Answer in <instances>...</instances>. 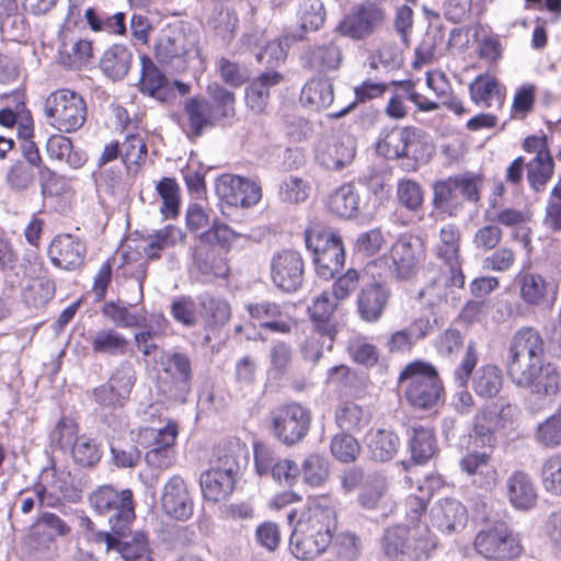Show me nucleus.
Here are the masks:
<instances>
[{
    "label": "nucleus",
    "instance_id": "63",
    "mask_svg": "<svg viewBox=\"0 0 561 561\" xmlns=\"http://www.w3.org/2000/svg\"><path fill=\"white\" fill-rule=\"evenodd\" d=\"M72 458L82 467H92L101 459L100 446L90 437L79 436L72 446Z\"/></svg>",
    "mask_w": 561,
    "mask_h": 561
},
{
    "label": "nucleus",
    "instance_id": "28",
    "mask_svg": "<svg viewBox=\"0 0 561 561\" xmlns=\"http://www.w3.org/2000/svg\"><path fill=\"white\" fill-rule=\"evenodd\" d=\"M478 362V355L473 344H469L463 358L459 366L456 368L454 377L461 391L457 392L454 399L455 409L461 413L467 414L473 405L472 396L465 389L472 370L474 369Z\"/></svg>",
    "mask_w": 561,
    "mask_h": 561
},
{
    "label": "nucleus",
    "instance_id": "18",
    "mask_svg": "<svg viewBox=\"0 0 561 561\" xmlns=\"http://www.w3.org/2000/svg\"><path fill=\"white\" fill-rule=\"evenodd\" d=\"M85 245L72 234H58L50 242L48 253L53 264L66 271L80 267L85 257Z\"/></svg>",
    "mask_w": 561,
    "mask_h": 561
},
{
    "label": "nucleus",
    "instance_id": "1",
    "mask_svg": "<svg viewBox=\"0 0 561 561\" xmlns=\"http://www.w3.org/2000/svg\"><path fill=\"white\" fill-rule=\"evenodd\" d=\"M336 528L333 507L314 504L305 510L289 539V549L298 560L312 561L323 554L332 542Z\"/></svg>",
    "mask_w": 561,
    "mask_h": 561
},
{
    "label": "nucleus",
    "instance_id": "54",
    "mask_svg": "<svg viewBox=\"0 0 561 561\" xmlns=\"http://www.w3.org/2000/svg\"><path fill=\"white\" fill-rule=\"evenodd\" d=\"M345 261L344 247H333L327 252L313 255L316 273L324 280L332 279L337 274Z\"/></svg>",
    "mask_w": 561,
    "mask_h": 561
},
{
    "label": "nucleus",
    "instance_id": "7",
    "mask_svg": "<svg viewBox=\"0 0 561 561\" xmlns=\"http://www.w3.org/2000/svg\"><path fill=\"white\" fill-rule=\"evenodd\" d=\"M386 11L375 2L354 4L336 26V31L353 41H365L386 22Z\"/></svg>",
    "mask_w": 561,
    "mask_h": 561
},
{
    "label": "nucleus",
    "instance_id": "64",
    "mask_svg": "<svg viewBox=\"0 0 561 561\" xmlns=\"http://www.w3.org/2000/svg\"><path fill=\"white\" fill-rule=\"evenodd\" d=\"M541 480L546 491L561 495V454H554L543 461Z\"/></svg>",
    "mask_w": 561,
    "mask_h": 561
},
{
    "label": "nucleus",
    "instance_id": "16",
    "mask_svg": "<svg viewBox=\"0 0 561 561\" xmlns=\"http://www.w3.org/2000/svg\"><path fill=\"white\" fill-rule=\"evenodd\" d=\"M251 320L257 322L261 328L277 333H289L291 319L285 311V306L271 300L248 302L244 306Z\"/></svg>",
    "mask_w": 561,
    "mask_h": 561
},
{
    "label": "nucleus",
    "instance_id": "19",
    "mask_svg": "<svg viewBox=\"0 0 561 561\" xmlns=\"http://www.w3.org/2000/svg\"><path fill=\"white\" fill-rule=\"evenodd\" d=\"M520 299L530 307L551 305L557 297V286L538 273L526 272L517 276Z\"/></svg>",
    "mask_w": 561,
    "mask_h": 561
},
{
    "label": "nucleus",
    "instance_id": "53",
    "mask_svg": "<svg viewBox=\"0 0 561 561\" xmlns=\"http://www.w3.org/2000/svg\"><path fill=\"white\" fill-rule=\"evenodd\" d=\"M410 127L393 128L385 131L380 138L377 150L387 159H398L407 154V142L410 140Z\"/></svg>",
    "mask_w": 561,
    "mask_h": 561
},
{
    "label": "nucleus",
    "instance_id": "22",
    "mask_svg": "<svg viewBox=\"0 0 561 561\" xmlns=\"http://www.w3.org/2000/svg\"><path fill=\"white\" fill-rule=\"evenodd\" d=\"M431 522L434 527L446 534L462 530L468 520L467 508L455 499H442L431 508Z\"/></svg>",
    "mask_w": 561,
    "mask_h": 561
},
{
    "label": "nucleus",
    "instance_id": "55",
    "mask_svg": "<svg viewBox=\"0 0 561 561\" xmlns=\"http://www.w3.org/2000/svg\"><path fill=\"white\" fill-rule=\"evenodd\" d=\"M408 554L415 561L428 558L431 551L436 547V540L427 526H415L409 528Z\"/></svg>",
    "mask_w": 561,
    "mask_h": 561
},
{
    "label": "nucleus",
    "instance_id": "5",
    "mask_svg": "<svg viewBox=\"0 0 561 561\" xmlns=\"http://www.w3.org/2000/svg\"><path fill=\"white\" fill-rule=\"evenodd\" d=\"M44 115L47 124L59 133H73L87 121V104L79 93L59 89L47 96Z\"/></svg>",
    "mask_w": 561,
    "mask_h": 561
},
{
    "label": "nucleus",
    "instance_id": "33",
    "mask_svg": "<svg viewBox=\"0 0 561 561\" xmlns=\"http://www.w3.org/2000/svg\"><path fill=\"white\" fill-rule=\"evenodd\" d=\"M89 342L94 353L108 356L126 354L128 340L115 328H102L93 332Z\"/></svg>",
    "mask_w": 561,
    "mask_h": 561
},
{
    "label": "nucleus",
    "instance_id": "39",
    "mask_svg": "<svg viewBox=\"0 0 561 561\" xmlns=\"http://www.w3.org/2000/svg\"><path fill=\"white\" fill-rule=\"evenodd\" d=\"M133 59L131 51L123 45H113L105 50L100 67L112 80H122L129 71Z\"/></svg>",
    "mask_w": 561,
    "mask_h": 561
},
{
    "label": "nucleus",
    "instance_id": "15",
    "mask_svg": "<svg viewBox=\"0 0 561 561\" xmlns=\"http://www.w3.org/2000/svg\"><path fill=\"white\" fill-rule=\"evenodd\" d=\"M514 383L539 399L551 401L561 389V371L553 364L545 362Z\"/></svg>",
    "mask_w": 561,
    "mask_h": 561
},
{
    "label": "nucleus",
    "instance_id": "50",
    "mask_svg": "<svg viewBox=\"0 0 561 561\" xmlns=\"http://www.w3.org/2000/svg\"><path fill=\"white\" fill-rule=\"evenodd\" d=\"M46 151L50 158L65 161L73 169L80 168L85 162L82 153L73 151L70 138L61 134L51 135L47 139Z\"/></svg>",
    "mask_w": 561,
    "mask_h": 561
},
{
    "label": "nucleus",
    "instance_id": "32",
    "mask_svg": "<svg viewBox=\"0 0 561 561\" xmlns=\"http://www.w3.org/2000/svg\"><path fill=\"white\" fill-rule=\"evenodd\" d=\"M327 205L332 214L346 219L354 218L360 213L359 194L352 184H343L332 192Z\"/></svg>",
    "mask_w": 561,
    "mask_h": 561
},
{
    "label": "nucleus",
    "instance_id": "49",
    "mask_svg": "<svg viewBox=\"0 0 561 561\" xmlns=\"http://www.w3.org/2000/svg\"><path fill=\"white\" fill-rule=\"evenodd\" d=\"M369 420V412L355 402H343L335 411V421L337 426L346 432L362 430L368 425Z\"/></svg>",
    "mask_w": 561,
    "mask_h": 561
},
{
    "label": "nucleus",
    "instance_id": "30",
    "mask_svg": "<svg viewBox=\"0 0 561 561\" xmlns=\"http://www.w3.org/2000/svg\"><path fill=\"white\" fill-rule=\"evenodd\" d=\"M333 83L328 79L311 78L301 89L300 102L310 110H325L333 103Z\"/></svg>",
    "mask_w": 561,
    "mask_h": 561
},
{
    "label": "nucleus",
    "instance_id": "3",
    "mask_svg": "<svg viewBox=\"0 0 561 561\" xmlns=\"http://www.w3.org/2000/svg\"><path fill=\"white\" fill-rule=\"evenodd\" d=\"M399 382L409 403L423 410L435 407L443 390L436 368L423 360L408 364L399 375Z\"/></svg>",
    "mask_w": 561,
    "mask_h": 561
},
{
    "label": "nucleus",
    "instance_id": "41",
    "mask_svg": "<svg viewBox=\"0 0 561 561\" xmlns=\"http://www.w3.org/2000/svg\"><path fill=\"white\" fill-rule=\"evenodd\" d=\"M435 254L448 266L458 265L460 260V231L456 225L447 224L439 229Z\"/></svg>",
    "mask_w": 561,
    "mask_h": 561
},
{
    "label": "nucleus",
    "instance_id": "34",
    "mask_svg": "<svg viewBox=\"0 0 561 561\" xmlns=\"http://www.w3.org/2000/svg\"><path fill=\"white\" fill-rule=\"evenodd\" d=\"M163 371L169 375L180 393H187L191 389L193 369L190 357L180 352L169 353L162 362Z\"/></svg>",
    "mask_w": 561,
    "mask_h": 561
},
{
    "label": "nucleus",
    "instance_id": "46",
    "mask_svg": "<svg viewBox=\"0 0 561 561\" xmlns=\"http://www.w3.org/2000/svg\"><path fill=\"white\" fill-rule=\"evenodd\" d=\"M400 445L399 437L386 430H379L370 433L367 437L368 453L375 461H389L398 451Z\"/></svg>",
    "mask_w": 561,
    "mask_h": 561
},
{
    "label": "nucleus",
    "instance_id": "47",
    "mask_svg": "<svg viewBox=\"0 0 561 561\" xmlns=\"http://www.w3.org/2000/svg\"><path fill=\"white\" fill-rule=\"evenodd\" d=\"M410 451L415 463H425L436 454L434 433L431 428L413 426L411 428Z\"/></svg>",
    "mask_w": 561,
    "mask_h": 561
},
{
    "label": "nucleus",
    "instance_id": "2",
    "mask_svg": "<svg viewBox=\"0 0 561 561\" xmlns=\"http://www.w3.org/2000/svg\"><path fill=\"white\" fill-rule=\"evenodd\" d=\"M135 382V368L130 362L124 360L118 364L107 382L93 389L98 412L110 426L115 428L118 423L117 412L128 401Z\"/></svg>",
    "mask_w": 561,
    "mask_h": 561
},
{
    "label": "nucleus",
    "instance_id": "59",
    "mask_svg": "<svg viewBox=\"0 0 561 561\" xmlns=\"http://www.w3.org/2000/svg\"><path fill=\"white\" fill-rule=\"evenodd\" d=\"M101 312L117 328L130 329L141 324V312L133 311L127 306L115 301L105 302Z\"/></svg>",
    "mask_w": 561,
    "mask_h": 561
},
{
    "label": "nucleus",
    "instance_id": "21",
    "mask_svg": "<svg viewBox=\"0 0 561 561\" xmlns=\"http://www.w3.org/2000/svg\"><path fill=\"white\" fill-rule=\"evenodd\" d=\"M461 471L477 488L489 490L497 482V471L486 451H471L459 460Z\"/></svg>",
    "mask_w": 561,
    "mask_h": 561
},
{
    "label": "nucleus",
    "instance_id": "9",
    "mask_svg": "<svg viewBox=\"0 0 561 561\" xmlns=\"http://www.w3.org/2000/svg\"><path fill=\"white\" fill-rule=\"evenodd\" d=\"M390 273L397 279H410L425 257L423 241L412 234H402L389 250Z\"/></svg>",
    "mask_w": 561,
    "mask_h": 561
},
{
    "label": "nucleus",
    "instance_id": "14",
    "mask_svg": "<svg viewBox=\"0 0 561 561\" xmlns=\"http://www.w3.org/2000/svg\"><path fill=\"white\" fill-rule=\"evenodd\" d=\"M271 276L276 287L286 291H296L304 282V263L299 253L283 251L271 261Z\"/></svg>",
    "mask_w": 561,
    "mask_h": 561
},
{
    "label": "nucleus",
    "instance_id": "27",
    "mask_svg": "<svg viewBox=\"0 0 561 561\" xmlns=\"http://www.w3.org/2000/svg\"><path fill=\"white\" fill-rule=\"evenodd\" d=\"M337 300L331 293L323 291L312 300V305L308 307V312L314 323L318 333H322L329 339V347L332 348L335 334L337 332L335 324L331 321V317L337 307Z\"/></svg>",
    "mask_w": 561,
    "mask_h": 561
},
{
    "label": "nucleus",
    "instance_id": "51",
    "mask_svg": "<svg viewBox=\"0 0 561 561\" xmlns=\"http://www.w3.org/2000/svg\"><path fill=\"white\" fill-rule=\"evenodd\" d=\"M426 84L437 98L442 99L443 106L457 115H462L467 112L461 101L451 94V88L445 73L438 71L427 72Z\"/></svg>",
    "mask_w": 561,
    "mask_h": 561
},
{
    "label": "nucleus",
    "instance_id": "38",
    "mask_svg": "<svg viewBox=\"0 0 561 561\" xmlns=\"http://www.w3.org/2000/svg\"><path fill=\"white\" fill-rule=\"evenodd\" d=\"M470 98L477 105L491 107L494 104L501 107L503 96L499 82L488 73L478 76L469 85Z\"/></svg>",
    "mask_w": 561,
    "mask_h": 561
},
{
    "label": "nucleus",
    "instance_id": "48",
    "mask_svg": "<svg viewBox=\"0 0 561 561\" xmlns=\"http://www.w3.org/2000/svg\"><path fill=\"white\" fill-rule=\"evenodd\" d=\"M243 458V448L239 443L220 445L215 451V459L210 468L236 478L240 472Z\"/></svg>",
    "mask_w": 561,
    "mask_h": 561
},
{
    "label": "nucleus",
    "instance_id": "24",
    "mask_svg": "<svg viewBox=\"0 0 561 561\" xmlns=\"http://www.w3.org/2000/svg\"><path fill=\"white\" fill-rule=\"evenodd\" d=\"M389 290L379 283L364 286L357 296V313L365 322H377L388 304Z\"/></svg>",
    "mask_w": 561,
    "mask_h": 561
},
{
    "label": "nucleus",
    "instance_id": "31",
    "mask_svg": "<svg viewBox=\"0 0 561 561\" xmlns=\"http://www.w3.org/2000/svg\"><path fill=\"white\" fill-rule=\"evenodd\" d=\"M309 66L320 73L337 70L343 61V54L336 44L330 42L309 47L305 53Z\"/></svg>",
    "mask_w": 561,
    "mask_h": 561
},
{
    "label": "nucleus",
    "instance_id": "23",
    "mask_svg": "<svg viewBox=\"0 0 561 561\" xmlns=\"http://www.w3.org/2000/svg\"><path fill=\"white\" fill-rule=\"evenodd\" d=\"M355 154L356 139L345 134L321 148L317 158L325 169L341 171L353 162Z\"/></svg>",
    "mask_w": 561,
    "mask_h": 561
},
{
    "label": "nucleus",
    "instance_id": "43",
    "mask_svg": "<svg viewBox=\"0 0 561 561\" xmlns=\"http://www.w3.org/2000/svg\"><path fill=\"white\" fill-rule=\"evenodd\" d=\"M295 360V350L286 341L275 340L268 350V374L274 379H283L289 374Z\"/></svg>",
    "mask_w": 561,
    "mask_h": 561
},
{
    "label": "nucleus",
    "instance_id": "35",
    "mask_svg": "<svg viewBox=\"0 0 561 561\" xmlns=\"http://www.w3.org/2000/svg\"><path fill=\"white\" fill-rule=\"evenodd\" d=\"M503 373L493 364H486L472 371L471 386L474 393L481 398L496 397L503 387Z\"/></svg>",
    "mask_w": 561,
    "mask_h": 561
},
{
    "label": "nucleus",
    "instance_id": "20",
    "mask_svg": "<svg viewBox=\"0 0 561 561\" xmlns=\"http://www.w3.org/2000/svg\"><path fill=\"white\" fill-rule=\"evenodd\" d=\"M192 53H197L195 36L178 27L163 30L156 44V56L161 62H171Z\"/></svg>",
    "mask_w": 561,
    "mask_h": 561
},
{
    "label": "nucleus",
    "instance_id": "45",
    "mask_svg": "<svg viewBox=\"0 0 561 561\" xmlns=\"http://www.w3.org/2000/svg\"><path fill=\"white\" fill-rule=\"evenodd\" d=\"M433 191V206L449 217H457L462 210L463 205L458 197L457 188L454 186L450 176L435 182Z\"/></svg>",
    "mask_w": 561,
    "mask_h": 561
},
{
    "label": "nucleus",
    "instance_id": "42",
    "mask_svg": "<svg viewBox=\"0 0 561 561\" xmlns=\"http://www.w3.org/2000/svg\"><path fill=\"white\" fill-rule=\"evenodd\" d=\"M168 79L156 67L150 58L141 57V79L139 82L140 91L158 101H165L168 95Z\"/></svg>",
    "mask_w": 561,
    "mask_h": 561
},
{
    "label": "nucleus",
    "instance_id": "4",
    "mask_svg": "<svg viewBox=\"0 0 561 561\" xmlns=\"http://www.w3.org/2000/svg\"><path fill=\"white\" fill-rule=\"evenodd\" d=\"M545 363V342L533 327H523L511 339L506 370L513 382Z\"/></svg>",
    "mask_w": 561,
    "mask_h": 561
},
{
    "label": "nucleus",
    "instance_id": "8",
    "mask_svg": "<svg viewBox=\"0 0 561 561\" xmlns=\"http://www.w3.org/2000/svg\"><path fill=\"white\" fill-rule=\"evenodd\" d=\"M274 435L286 445L301 440L310 426V413L297 403L280 405L271 413Z\"/></svg>",
    "mask_w": 561,
    "mask_h": 561
},
{
    "label": "nucleus",
    "instance_id": "13",
    "mask_svg": "<svg viewBox=\"0 0 561 561\" xmlns=\"http://www.w3.org/2000/svg\"><path fill=\"white\" fill-rule=\"evenodd\" d=\"M518 414L516 405L511 403H492L483 407L476 415L473 431L491 445L494 432L513 425Z\"/></svg>",
    "mask_w": 561,
    "mask_h": 561
},
{
    "label": "nucleus",
    "instance_id": "26",
    "mask_svg": "<svg viewBox=\"0 0 561 561\" xmlns=\"http://www.w3.org/2000/svg\"><path fill=\"white\" fill-rule=\"evenodd\" d=\"M507 497L513 507L528 511L536 506L538 494L529 474L517 470L506 480Z\"/></svg>",
    "mask_w": 561,
    "mask_h": 561
},
{
    "label": "nucleus",
    "instance_id": "58",
    "mask_svg": "<svg viewBox=\"0 0 561 561\" xmlns=\"http://www.w3.org/2000/svg\"><path fill=\"white\" fill-rule=\"evenodd\" d=\"M59 53L62 58L67 57V60L64 59L65 64L73 68H80L92 57V42L82 38L62 41Z\"/></svg>",
    "mask_w": 561,
    "mask_h": 561
},
{
    "label": "nucleus",
    "instance_id": "36",
    "mask_svg": "<svg viewBox=\"0 0 561 561\" xmlns=\"http://www.w3.org/2000/svg\"><path fill=\"white\" fill-rule=\"evenodd\" d=\"M305 241L307 248L313 255L324 251L327 252L333 247H343L339 233L319 220L310 221L305 231Z\"/></svg>",
    "mask_w": 561,
    "mask_h": 561
},
{
    "label": "nucleus",
    "instance_id": "25",
    "mask_svg": "<svg viewBox=\"0 0 561 561\" xmlns=\"http://www.w3.org/2000/svg\"><path fill=\"white\" fill-rule=\"evenodd\" d=\"M95 540L104 542L106 550H115L121 553L125 561H133L142 557L150 556L148 540L144 534H136L130 539L123 536L102 531L95 536Z\"/></svg>",
    "mask_w": 561,
    "mask_h": 561
},
{
    "label": "nucleus",
    "instance_id": "10",
    "mask_svg": "<svg viewBox=\"0 0 561 561\" xmlns=\"http://www.w3.org/2000/svg\"><path fill=\"white\" fill-rule=\"evenodd\" d=\"M146 438L152 439V447L146 453L148 466L160 470L172 467L176 461L174 445L178 437V426L169 421L164 426L146 428Z\"/></svg>",
    "mask_w": 561,
    "mask_h": 561
},
{
    "label": "nucleus",
    "instance_id": "17",
    "mask_svg": "<svg viewBox=\"0 0 561 561\" xmlns=\"http://www.w3.org/2000/svg\"><path fill=\"white\" fill-rule=\"evenodd\" d=\"M161 505L164 513L175 519H188L194 510L192 496L180 476L171 477L163 486Z\"/></svg>",
    "mask_w": 561,
    "mask_h": 561
},
{
    "label": "nucleus",
    "instance_id": "57",
    "mask_svg": "<svg viewBox=\"0 0 561 561\" xmlns=\"http://www.w3.org/2000/svg\"><path fill=\"white\" fill-rule=\"evenodd\" d=\"M387 490V479L383 474L375 472L366 476L362 485L358 501L364 508H375Z\"/></svg>",
    "mask_w": 561,
    "mask_h": 561
},
{
    "label": "nucleus",
    "instance_id": "56",
    "mask_svg": "<svg viewBox=\"0 0 561 561\" xmlns=\"http://www.w3.org/2000/svg\"><path fill=\"white\" fill-rule=\"evenodd\" d=\"M54 295L55 284L47 277H32L22 290L24 302L35 308L44 306Z\"/></svg>",
    "mask_w": 561,
    "mask_h": 561
},
{
    "label": "nucleus",
    "instance_id": "61",
    "mask_svg": "<svg viewBox=\"0 0 561 561\" xmlns=\"http://www.w3.org/2000/svg\"><path fill=\"white\" fill-rule=\"evenodd\" d=\"M38 484L48 489L49 492H56L64 499L71 497L72 482L70 473L57 470L54 466L43 469Z\"/></svg>",
    "mask_w": 561,
    "mask_h": 561
},
{
    "label": "nucleus",
    "instance_id": "12",
    "mask_svg": "<svg viewBox=\"0 0 561 561\" xmlns=\"http://www.w3.org/2000/svg\"><path fill=\"white\" fill-rule=\"evenodd\" d=\"M216 193L228 205L242 208L257 204L262 196L261 186L254 181L232 174L216 180Z\"/></svg>",
    "mask_w": 561,
    "mask_h": 561
},
{
    "label": "nucleus",
    "instance_id": "29",
    "mask_svg": "<svg viewBox=\"0 0 561 561\" xmlns=\"http://www.w3.org/2000/svg\"><path fill=\"white\" fill-rule=\"evenodd\" d=\"M283 79V75L275 70L262 72L247 88L245 101L248 106L255 113L263 112L270 99V89L278 85Z\"/></svg>",
    "mask_w": 561,
    "mask_h": 561
},
{
    "label": "nucleus",
    "instance_id": "60",
    "mask_svg": "<svg viewBox=\"0 0 561 561\" xmlns=\"http://www.w3.org/2000/svg\"><path fill=\"white\" fill-rule=\"evenodd\" d=\"M535 440L542 447L556 448L561 445V411L540 422L535 430Z\"/></svg>",
    "mask_w": 561,
    "mask_h": 561
},
{
    "label": "nucleus",
    "instance_id": "11",
    "mask_svg": "<svg viewBox=\"0 0 561 561\" xmlns=\"http://www.w3.org/2000/svg\"><path fill=\"white\" fill-rule=\"evenodd\" d=\"M477 551L488 559H508L520 553V546L505 524L480 531L474 540Z\"/></svg>",
    "mask_w": 561,
    "mask_h": 561
},
{
    "label": "nucleus",
    "instance_id": "52",
    "mask_svg": "<svg viewBox=\"0 0 561 561\" xmlns=\"http://www.w3.org/2000/svg\"><path fill=\"white\" fill-rule=\"evenodd\" d=\"M553 160L550 153L536 154L526 163L527 180L530 187L536 192L545 190L547 182L553 173Z\"/></svg>",
    "mask_w": 561,
    "mask_h": 561
},
{
    "label": "nucleus",
    "instance_id": "37",
    "mask_svg": "<svg viewBox=\"0 0 561 561\" xmlns=\"http://www.w3.org/2000/svg\"><path fill=\"white\" fill-rule=\"evenodd\" d=\"M193 266L203 275L224 277L228 267L217 250L205 243L196 245L192 251Z\"/></svg>",
    "mask_w": 561,
    "mask_h": 561
},
{
    "label": "nucleus",
    "instance_id": "44",
    "mask_svg": "<svg viewBox=\"0 0 561 561\" xmlns=\"http://www.w3.org/2000/svg\"><path fill=\"white\" fill-rule=\"evenodd\" d=\"M185 112L191 131L196 137L201 136L205 128L213 126L218 119L217 113L205 99H190L185 104Z\"/></svg>",
    "mask_w": 561,
    "mask_h": 561
},
{
    "label": "nucleus",
    "instance_id": "40",
    "mask_svg": "<svg viewBox=\"0 0 561 561\" xmlns=\"http://www.w3.org/2000/svg\"><path fill=\"white\" fill-rule=\"evenodd\" d=\"M236 478L222 473L214 468L201 476V488L208 501L218 502L226 499L233 491Z\"/></svg>",
    "mask_w": 561,
    "mask_h": 561
},
{
    "label": "nucleus",
    "instance_id": "6",
    "mask_svg": "<svg viewBox=\"0 0 561 561\" xmlns=\"http://www.w3.org/2000/svg\"><path fill=\"white\" fill-rule=\"evenodd\" d=\"M89 502L98 514L107 516L115 535L126 534L135 518L133 492L129 489L118 491L110 484L101 485L90 494Z\"/></svg>",
    "mask_w": 561,
    "mask_h": 561
},
{
    "label": "nucleus",
    "instance_id": "62",
    "mask_svg": "<svg viewBox=\"0 0 561 561\" xmlns=\"http://www.w3.org/2000/svg\"><path fill=\"white\" fill-rule=\"evenodd\" d=\"M237 238L238 233L228 225L220 222L218 219H215L207 230L198 233L197 236L201 243L211 247L217 244L226 250L230 249Z\"/></svg>",
    "mask_w": 561,
    "mask_h": 561
}]
</instances>
